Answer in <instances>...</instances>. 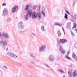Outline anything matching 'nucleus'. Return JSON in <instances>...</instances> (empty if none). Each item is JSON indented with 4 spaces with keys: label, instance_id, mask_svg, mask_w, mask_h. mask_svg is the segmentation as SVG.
Returning a JSON list of instances; mask_svg holds the SVG:
<instances>
[{
    "label": "nucleus",
    "instance_id": "1",
    "mask_svg": "<svg viewBox=\"0 0 77 77\" xmlns=\"http://www.w3.org/2000/svg\"><path fill=\"white\" fill-rule=\"evenodd\" d=\"M32 12H33L31 10H28L26 13V15L25 16V19L26 20H29V15L30 18H31L32 17Z\"/></svg>",
    "mask_w": 77,
    "mask_h": 77
},
{
    "label": "nucleus",
    "instance_id": "2",
    "mask_svg": "<svg viewBox=\"0 0 77 77\" xmlns=\"http://www.w3.org/2000/svg\"><path fill=\"white\" fill-rule=\"evenodd\" d=\"M0 44H2V47H3V48H5L6 47V45H7V42H6V41H1L0 42Z\"/></svg>",
    "mask_w": 77,
    "mask_h": 77
},
{
    "label": "nucleus",
    "instance_id": "3",
    "mask_svg": "<svg viewBox=\"0 0 77 77\" xmlns=\"http://www.w3.org/2000/svg\"><path fill=\"white\" fill-rule=\"evenodd\" d=\"M54 59H55V58H54V55H51L48 58L49 60L51 62H53V61H54Z\"/></svg>",
    "mask_w": 77,
    "mask_h": 77
},
{
    "label": "nucleus",
    "instance_id": "4",
    "mask_svg": "<svg viewBox=\"0 0 77 77\" xmlns=\"http://www.w3.org/2000/svg\"><path fill=\"white\" fill-rule=\"evenodd\" d=\"M31 16L32 19L37 18V13H36L35 11L33 12V13H32Z\"/></svg>",
    "mask_w": 77,
    "mask_h": 77
},
{
    "label": "nucleus",
    "instance_id": "5",
    "mask_svg": "<svg viewBox=\"0 0 77 77\" xmlns=\"http://www.w3.org/2000/svg\"><path fill=\"white\" fill-rule=\"evenodd\" d=\"M8 15V12L7 11V9L5 8L3 11L2 15L3 16H6Z\"/></svg>",
    "mask_w": 77,
    "mask_h": 77
},
{
    "label": "nucleus",
    "instance_id": "6",
    "mask_svg": "<svg viewBox=\"0 0 77 77\" xmlns=\"http://www.w3.org/2000/svg\"><path fill=\"white\" fill-rule=\"evenodd\" d=\"M59 50H60V51L63 54H65V51L63 48L62 45L60 46Z\"/></svg>",
    "mask_w": 77,
    "mask_h": 77
},
{
    "label": "nucleus",
    "instance_id": "7",
    "mask_svg": "<svg viewBox=\"0 0 77 77\" xmlns=\"http://www.w3.org/2000/svg\"><path fill=\"white\" fill-rule=\"evenodd\" d=\"M46 48V46L45 45H43L41 48H39V51H45V49Z\"/></svg>",
    "mask_w": 77,
    "mask_h": 77
},
{
    "label": "nucleus",
    "instance_id": "8",
    "mask_svg": "<svg viewBox=\"0 0 77 77\" xmlns=\"http://www.w3.org/2000/svg\"><path fill=\"white\" fill-rule=\"evenodd\" d=\"M20 30H23L24 29V25H23V22L20 21Z\"/></svg>",
    "mask_w": 77,
    "mask_h": 77
},
{
    "label": "nucleus",
    "instance_id": "9",
    "mask_svg": "<svg viewBox=\"0 0 77 77\" xmlns=\"http://www.w3.org/2000/svg\"><path fill=\"white\" fill-rule=\"evenodd\" d=\"M37 18H38V19L39 20H40L42 18V16L41 15V14L40 12H38L37 13Z\"/></svg>",
    "mask_w": 77,
    "mask_h": 77
},
{
    "label": "nucleus",
    "instance_id": "10",
    "mask_svg": "<svg viewBox=\"0 0 77 77\" xmlns=\"http://www.w3.org/2000/svg\"><path fill=\"white\" fill-rule=\"evenodd\" d=\"M18 9V6H15L14 7V8H12V12L13 13H14V12L17 11V9Z\"/></svg>",
    "mask_w": 77,
    "mask_h": 77
},
{
    "label": "nucleus",
    "instance_id": "11",
    "mask_svg": "<svg viewBox=\"0 0 77 77\" xmlns=\"http://www.w3.org/2000/svg\"><path fill=\"white\" fill-rule=\"evenodd\" d=\"M71 22H68L67 23L66 28L68 29H71Z\"/></svg>",
    "mask_w": 77,
    "mask_h": 77
},
{
    "label": "nucleus",
    "instance_id": "12",
    "mask_svg": "<svg viewBox=\"0 0 77 77\" xmlns=\"http://www.w3.org/2000/svg\"><path fill=\"white\" fill-rule=\"evenodd\" d=\"M2 35L6 38H9V35L6 33L4 32L2 34Z\"/></svg>",
    "mask_w": 77,
    "mask_h": 77
},
{
    "label": "nucleus",
    "instance_id": "13",
    "mask_svg": "<svg viewBox=\"0 0 77 77\" xmlns=\"http://www.w3.org/2000/svg\"><path fill=\"white\" fill-rule=\"evenodd\" d=\"M60 42L61 44H64L66 42H67V40L65 39H60Z\"/></svg>",
    "mask_w": 77,
    "mask_h": 77
},
{
    "label": "nucleus",
    "instance_id": "14",
    "mask_svg": "<svg viewBox=\"0 0 77 77\" xmlns=\"http://www.w3.org/2000/svg\"><path fill=\"white\" fill-rule=\"evenodd\" d=\"M10 57H13V59H15V55H14V54H13L12 53H10V55H9Z\"/></svg>",
    "mask_w": 77,
    "mask_h": 77
},
{
    "label": "nucleus",
    "instance_id": "15",
    "mask_svg": "<svg viewBox=\"0 0 77 77\" xmlns=\"http://www.w3.org/2000/svg\"><path fill=\"white\" fill-rule=\"evenodd\" d=\"M41 30L42 32H45V26L44 25H42L41 27Z\"/></svg>",
    "mask_w": 77,
    "mask_h": 77
},
{
    "label": "nucleus",
    "instance_id": "16",
    "mask_svg": "<svg viewBox=\"0 0 77 77\" xmlns=\"http://www.w3.org/2000/svg\"><path fill=\"white\" fill-rule=\"evenodd\" d=\"M72 57L73 59H75V60H77V56H76V55L74 53H73V55H72Z\"/></svg>",
    "mask_w": 77,
    "mask_h": 77
},
{
    "label": "nucleus",
    "instance_id": "17",
    "mask_svg": "<svg viewBox=\"0 0 77 77\" xmlns=\"http://www.w3.org/2000/svg\"><path fill=\"white\" fill-rule=\"evenodd\" d=\"M68 55L67 54L66 56H65V58L66 59H69V60H71V58L69 57Z\"/></svg>",
    "mask_w": 77,
    "mask_h": 77
},
{
    "label": "nucleus",
    "instance_id": "18",
    "mask_svg": "<svg viewBox=\"0 0 77 77\" xmlns=\"http://www.w3.org/2000/svg\"><path fill=\"white\" fill-rule=\"evenodd\" d=\"M57 34L59 37H60V36H61V35H62V34L60 33V30L58 31Z\"/></svg>",
    "mask_w": 77,
    "mask_h": 77
},
{
    "label": "nucleus",
    "instance_id": "19",
    "mask_svg": "<svg viewBox=\"0 0 77 77\" xmlns=\"http://www.w3.org/2000/svg\"><path fill=\"white\" fill-rule=\"evenodd\" d=\"M68 74L69 77H72V76L71 75V70H69L68 72Z\"/></svg>",
    "mask_w": 77,
    "mask_h": 77
},
{
    "label": "nucleus",
    "instance_id": "20",
    "mask_svg": "<svg viewBox=\"0 0 77 77\" xmlns=\"http://www.w3.org/2000/svg\"><path fill=\"white\" fill-rule=\"evenodd\" d=\"M30 57H31L32 58H33L35 59H36V56H35L33 54H31L30 55Z\"/></svg>",
    "mask_w": 77,
    "mask_h": 77
},
{
    "label": "nucleus",
    "instance_id": "21",
    "mask_svg": "<svg viewBox=\"0 0 77 77\" xmlns=\"http://www.w3.org/2000/svg\"><path fill=\"white\" fill-rule=\"evenodd\" d=\"M30 8V5H27L26 6V9L25 11H27L28 10V9H29Z\"/></svg>",
    "mask_w": 77,
    "mask_h": 77
},
{
    "label": "nucleus",
    "instance_id": "22",
    "mask_svg": "<svg viewBox=\"0 0 77 77\" xmlns=\"http://www.w3.org/2000/svg\"><path fill=\"white\" fill-rule=\"evenodd\" d=\"M58 72H60L61 73H63V74H65V72H64V71H63L61 69H59L58 70Z\"/></svg>",
    "mask_w": 77,
    "mask_h": 77
},
{
    "label": "nucleus",
    "instance_id": "23",
    "mask_svg": "<svg viewBox=\"0 0 77 77\" xmlns=\"http://www.w3.org/2000/svg\"><path fill=\"white\" fill-rule=\"evenodd\" d=\"M76 71H77V70H75L74 72H73V76L74 77H76V76H77V73H76L75 72H76Z\"/></svg>",
    "mask_w": 77,
    "mask_h": 77
},
{
    "label": "nucleus",
    "instance_id": "24",
    "mask_svg": "<svg viewBox=\"0 0 77 77\" xmlns=\"http://www.w3.org/2000/svg\"><path fill=\"white\" fill-rule=\"evenodd\" d=\"M76 27H77V24L75 23H74V26L73 28H72V29H74V28H76Z\"/></svg>",
    "mask_w": 77,
    "mask_h": 77
},
{
    "label": "nucleus",
    "instance_id": "25",
    "mask_svg": "<svg viewBox=\"0 0 77 77\" xmlns=\"http://www.w3.org/2000/svg\"><path fill=\"white\" fill-rule=\"evenodd\" d=\"M37 6H38L37 5H34L33 7V10H35L37 8Z\"/></svg>",
    "mask_w": 77,
    "mask_h": 77
},
{
    "label": "nucleus",
    "instance_id": "26",
    "mask_svg": "<svg viewBox=\"0 0 77 77\" xmlns=\"http://www.w3.org/2000/svg\"><path fill=\"white\" fill-rule=\"evenodd\" d=\"M64 18L66 20H68V15L66 14H65V16H64Z\"/></svg>",
    "mask_w": 77,
    "mask_h": 77
},
{
    "label": "nucleus",
    "instance_id": "27",
    "mask_svg": "<svg viewBox=\"0 0 77 77\" xmlns=\"http://www.w3.org/2000/svg\"><path fill=\"white\" fill-rule=\"evenodd\" d=\"M77 15L75 14L74 15V18L75 20H77Z\"/></svg>",
    "mask_w": 77,
    "mask_h": 77
},
{
    "label": "nucleus",
    "instance_id": "28",
    "mask_svg": "<svg viewBox=\"0 0 77 77\" xmlns=\"http://www.w3.org/2000/svg\"><path fill=\"white\" fill-rule=\"evenodd\" d=\"M11 18H9V19H8L7 20V21L8 22H11Z\"/></svg>",
    "mask_w": 77,
    "mask_h": 77
},
{
    "label": "nucleus",
    "instance_id": "29",
    "mask_svg": "<svg viewBox=\"0 0 77 77\" xmlns=\"http://www.w3.org/2000/svg\"><path fill=\"white\" fill-rule=\"evenodd\" d=\"M3 67L4 68V69H8V67H7V66H3Z\"/></svg>",
    "mask_w": 77,
    "mask_h": 77
},
{
    "label": "nucleus",
    "instance_id": "30",
    "mask_svg": "<svg viewBox=\"0 0 77 77\" xmlns=\"http://www.w3.org/2000/svg\"><path fill=\"white\" fill-rule=\"evenodd\" d=\"M66 12L67 14H69V15H71V14L70 13H69V12H68V11L66 10Z\"/></svg>",
    "mask_w": 77,
    "mask_h": 77
},
{
    "label": "nucleus",
    "instance_id": "31",
    "mask_svg": "<svg viewBox=\"0 0 77 77\" xmlns=\"http://www.w3.org/2000/svg\"><path fill=\"white\" fill-rule=\"evenodd\" d=\"M74 47L75 48L77 49V43L75 44Z\"/></svg>",
    "mask_w": 77,
    "mask_h": 77
},
{
    "label": "nucleus",
    "instance_id": "32",
    "mask_svg": "<svg viewBox=\"0 0 77 77\" xmlns=\"http://www.w3.org/2000/svg\"><path fill=\"white\" fill-rule=\"evenodd\" d=\"M45 67L47 68H50V67L48 66V65L47 64H45Z\"/></svg>",
    "mask_w": 77,
    "mask_h": 77
},
{
    "label": "nucleus",
    "instance_id": "33",
    "mask_svg": "<svg viewBox=\"0 0 77 77\" xmlns=\"http://www.w3.org/2000/svg\"><path fill=\"white\" fill-rule=\"evenodd\" d=\"M71 34H72V36H75V34L72 32H71Z\"/></svg>",
    "mask_w": 77,
    "mask_h": 77
},
{
    "label": "nucleus",
    "instance_id": "34",
    "mask_svg": "<svg viewBox=\"0 0 77 77\" xmlns=\"http://www.w3.org/2000/svg\"><path fill=\"white\" fill-rule=\"evenodd\" d=\"M11 52H8L7 53V55L8 56H9V55H10V54H11Z\"/></svg>",
    "mask_w": 77,
    "mask_h": 77
},
{
    "label": "nucleus",
    "instance_id": "35",
    "mask_svg": "<svg viewBox=\"0 0 77 77\" xmlns=\"http://www.w3.org/2000/svg\"><path fill=\"white\" fill-rule=\"evenodd\" d=\"M42 14L44 16V17H45V13L44 12H42Z\"/></svg>",
    "mask_w": 77,
    "mask_h": 77
},
{
    "label": "nucleus",
    "instance_id": "36",
    "mask_svg": "<svg viewBox=\"0 0 77 77\" xmlns=\"http://www.w3.org/2000/svg\"><path fill=\"white\" fill-rule=\"evenodd\" d=\"M55 25L56 26H58L59 25V23H55Z\"/></svg>",
    "mask_w": 77,
    "mask_h": 77
},
{
    "label": "nucleus",
    "instance_id": "37",
    "mask_svg": "<svg viewBox=\"0 0 77 77\" xmlns=\"http://www.w3.org/2000/svg\"><path fill=\"white\" fill-rule=\"evenodd\" d=\"M6 3H3V4H2V6H6Z\"/></svg>",
    "mask_w": 77,
    "mask_h": 77
},
{
    "label": "nucleus",
    "instance_id": "38",
    "mask_svg": "<svg viewBox=\"0 0 77 77\" xmlns=\"http://www.w3.org/2000/svg\"><path fill=\"white\" fill-rule=\"evenodd\" d=\"M19 24H20V22L18 23V29H20V25Z\"/></svg>",
    "mask_w": 77,
    "mask_h": 77
},
{
    "label": "nucleus",
    "instance_id": "39",
    "mask_svg": "<svg viewBox=\"0 0 77 77\" xmlns=\"http://www.w3.org/2000/svg\"><path fill=\"white\" fill-rule=\"evenodd\" d=\"M42 9H43V11H45V8L44 7H43Z\"/></svg>",
    "mask_w": 77,
    "mask_h": 77
},
{
    "label": "nucleus",
    "instance_id": "40",
    "mask_svg": "<svg viewBox=\"0 0 77 77\" xmlns=\"http://www.w3.org/2000/svg\"><path fill=\"white\" fill-rule=\"evenodd\" d=\"M40 8H41V6H39V7L38 8V9H39L38 11H39H39H40Z\"/></svg>",
    "mask_w": 77,
    "mask_h": 77
},
{
    "label": "nucleus",
    "instance_id": "41",
    "mask_svg": "<svg viewBox=\"0 0 77 77\" xmlns=\"http://www.w3.org/2000/svg\"><path fill=\"white\" fill-rule=\"evenodd\" d=\"M70 51H69L67 54V55H69V53H70Z\"/></svg>",
    "mask_w": 77,
    "mask_h": 77
},
{
    "label": "nucleus",
    "instance_id": "42",
    "mask_svg": "<svg viewBox=\"0 0 77 77\" xmlns=\"http://www.w3.org/2000/svg\"><path fill=\"white\" fill-rule=\"evenodd\" d=\"M58 26H62V25H61L60 24H59V23L58 25Z\"/></svg>",
    "mask_w": 77,
    "mask_h": 77
},
{
    "label": "nucleus",
    "instance_id": "43",
    "mask_svg": "<svg viewBox=\"0 0 77 77\" xmlns=\"http://www.w3.org/2000/svg\"><path fill=\"white\" fill-rule=\"evenodd\" d=\"M32 35L36 37V35H35V34H34V33H32Z\"/></svg>",
    "mask_w": 77,
    "mask_h": 77
},
{
    "label": "nucleus",
    "instance_id": "44",
    "mask_svg": "<svg viewBox=\"0 0 77 77\" xmlns=\"http://www.w3.org/2000/svg\"><path fill=\"white\" fill-rule=\"evenodd\" d=\"M62 29L63 30V32H64V29H63V28H62Z\"/></svg>",
    "mask_w": 77,
    "mask_h": 77
},
{
    "label": "nucleus",
    "instance_id": "45",
    "mask_svg": "<svg viewBox=\"0 0 77 77\" xmlns=\"http://www.w3.org/2000/svg\"><path fill=\"white\" fill-rule=\"evenodd\" d=\"M1 32H0V37H1Z\"/></svg>",
    "mask_w": 77,
    "mask_h": 77
},
{
    "label": "nucleus",
    "instance_id": "46",
    "mask_svg": "<svg viewBox=\"0 0 77 77\" xmlns=\"http://www.w3.org/2000/svg\"><path fill=\"white\" fill-rule=\"evenodd\" d=\"M58 44H59V45L60 44V42H58Z\"/></svg>",
    "mask_w": 77,
    "mask_h": 77
},
{
    "label": "nucleus",
    "instance_id": "47",
    "mask_svg": "<svg viewBox=\"0 0 77 77\" xmlns=\"http://www.w3.org/2000/svg\"><path fill=\"white\" fill-rule=\"evenodd\" d=\"M75 30H76V31H76V33H77V29H75Z\"/></svg>",
    "mask_w": 77,
    "mask_h": 77
},
{
    "label": "nucleus",
    "instance_id": "48",
    "mask_svg": "<svg viewBox=\"0 0 77 77\" xmlns=\"http://www.w3.org/2000/svg\"><path fill=\"white\" fill-rule=\"evenodd\" d=\"M63 77H66L65 75H63Z\"/></svg>",
    "mask_w": 77,
    "mask_h": 77
},
{
    "label": "nucleus",
    "instance_id": "49",
    "mask_svg": "<svg viewBox=\"0 0 77 77\" xmlns=\"http://www.w3.org/2000/svg\"><path fill=\"white\" fill-rule=\"evenodd\" d=\"M8 50V48H7V49H6V51H7Z\"/></svg>",
    "mask_w": 77,
    "mask_h": 77
},
{
    "label": "nucleus",
    "instance_id": "50",
    "mask_svg": "<svg viewBox=\"0 0 77 77\" xmlns=\"http://www.w3.org/2000/svg\"><path fill=\"white\" fill-rule=\"evenodd\" d=\"M72 20V21H74V19H73V20Z\"/></svg>",
    "mask_w": 77,
    "mask_h": 77
},
{
    "label": "nucleus",
    "instance_id": "51",
    "mask_svg": "<svg viewBox=\"0 0 77 77\" xmlns=\"http://www.w3.org/2000/svg\"><path fill=\"white\" fill-rule=\"evenodd\" d=\"M17 57V56H15V57Z\"/></svg>",
    "mask_w": 77,
    "mask_h": 77
},
{
    "label": "nucleus",
    "instance_id": "52",
    "mask_svg": "<svg viewBox=\"0 0 77 77\" xmlns=\"http://www.w3.org/2000/svg\"><path fill=\"white\" fill-rule=\"evenodd\" d=\"M24 0V1H26V0Z\"/></svg>",
    "mask_w": 77,
    "mask_h": 77
},
{
    "label": "nucleus",
    "instance_id": "53",
    "mask_svg": "<svg viewBox=\"0 0 77 77\" xmlns=\"http://www.w3.org/2000/svg\"><path fill=\"white\" fill-rule=\"evenodd\" d=\"M64 34H65V31H64Z\"/></svg>",
    "mask_w": 77,
    "mask_h": 77
},
{
    "label": "nucleus",
    "instance_id": "54",
    "mask_svg": "<svg viewBox=\"0 0 77 77\" xmlns=\"http://www.w3.org/2000/svg\"><path fill=\"white\" fill-rule=\"evenodd\" d=\"M74 5H75V4H74V5H73L74 6Z\"/></svg>",
    "mask_w": 77,
    "mask_h": 77
},
{
    "label": "nucleus",
    "instance_id": "55",
    "mask_svg": "<svg viewBox=\"0 0 77 77\" xmlns=\"http://www.w3.org/2000/svg\"><path fill=\"white\" fill-rule=\"evenodd\" d=\"M22 32H23V31H22Z\"/></svg>",
    "mask_w": 77,
    "mask_h": 77
}]
</instances>
